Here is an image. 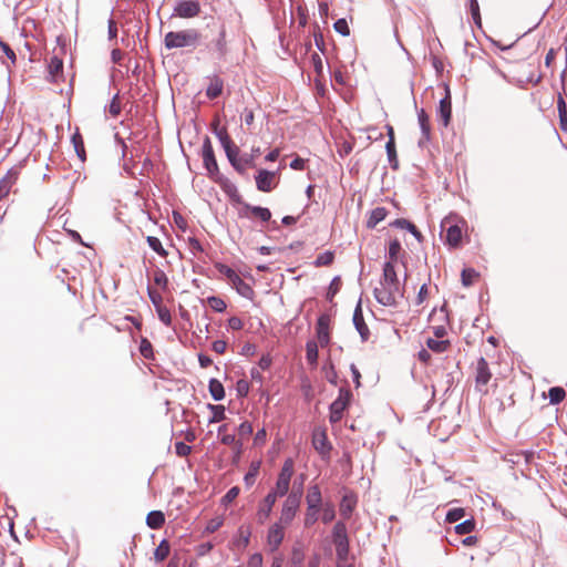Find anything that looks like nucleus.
Masks as SVG:
<instances>
[{"label": "nucleus", "instance_id": "1", "mask_svg": "<svg viewBox=\"0 0 567 567\" xmlns=\"http://www.w3.org/2000/svg\"><path fill=\"white\" fill-rule=\"evenodd\" d=\"M375 300L385 307H395L403 298V287L398 279L394 265L386 261L379 285L374 288Z\"/></svg>", "mask_w": 567, "mask_h": 567}, {"label": "nucleus", "instance_id": "2", "mask_svg": "<svg viewBox=\"0 0 567 567\" xmlns=\"http://www.w3.org/2000/svg\"><path fill=\"white\" fill-rule=\"evenodd\" d=\"M199 39L200 33L196 29H186L176 32L171 31L165 34L164 44L168 50L196 47Z\"/></svg>", "mask_w": 567, "mask_h": 567}, {"label": "nucleus", "instance_id": "3", "mask_svg": "<svg viewBox=\"0 0 567 567\" xmlns=\"http://www.w3.org/2000/svg\"><path fill=\"white\" fill-rule=\"evenodd\" d=\"M300 502L301 491L291 492L282 503L278 522L289 526L299 511Z\"/></svg>", "mask_w": 567, "mask_h": 567}, {"label": "nucleus", "instance_id": "4", "mask_svg": "<svg viewBox=\"0 0 567 567\" xmlns=\"http://www.w3.org/2000/svg\"><path fill=\"white\" fill-rule=\"evenodd\" d=\"M352 393L347 388H340L338 398L330 404L329 421L334 424L341 421L344 410L348 408Z\"/></svg>", "mask_w": 567, "mask_h": 567}, {"label": "nucleus", "instance_id": "5", "mask_svg": "<svg viewBox=\"0 0 567 567\" xmlns=\"http://www.w3.org/2000/svg\"><path fill=\"white\" fill-rule=\"evenodd\" d=\"M220 272L224 274L229 280L233 288L244 298L251 300L255 296L254 289L247 282H245L240 276L231 268L227 266L220 267Z\"/></svg>", "mask_w": 567, "mask_h": 567}, {"label": "nucleus", "instance_id": "6", "mask_svg": "<svg viewBox=\"0 0 567 567\" xmlns=\"http://www.w3.org/2000/svg\"><path fill=\"white\" fill-rule=\"evenodd\" d=\"M332 538L336 545V553L339 559H346L349 553V539L347 527L343 522H337L333 526Z\"/></svg>", "mask_w": 567, "mask_h": 567}, {"label": "nucleus", "instance_id": "7", "mask_svg": "<svg viewBox=\"0 0 567 567\" xmlns=\"http://www.w3.org/2000/svg\"><path fill=\"white\" fill-rule=\"evenodd\" d=\"M224 150L229 163L237 172L243 173L247 167L254 166V156L241 155L239 157V148L234 144L224 147Z\"/></svg>", "mask_w": 567, "mask_h": 567}, {"label": "nucleus", "instance_id": "8", "mask_svg": "<svg viewBox=\"0 0 567 567\" xmlns=\"http://www.w3.org/2000/svg\"><path fill=\"white\" fill-rule=\"evenodd\" d=\"M312 446L322 460L327 461L330 458L332 445L328 440L327 431L324 429L317 427L313 430Z\"/></svg>", "mask_w": 567, "mask_h": 567}, {"label": "nucleus", "instance_id": "9", "mask_svg": "<svg viewBox=\"0 0 567 567\" xmlns=\"http://www.w3.org/2000/svg\"><path fill=\"white\" fill-rule=\"evenodd\" d=\"M293 467H295V464L291 458H287L284 462L282 467L279 472L276 485L274 487L278 494L286 495L289 492L290 481L293 475Z\"/></svg>", "mask_w": 567, "mask_h": 567}, {"label": "nucleus", "instance_id": "10", "mask_svg": "<svg viewBox=\"0 0 567 567\" xmlns=\"http://www.w3.org/2000/svg\"><path fill=\"white\" fill-rule=\"evenodd\" d=\"M456 216H447L441 221L442 231H446V243L457 247L462 240V229L454 223Z\"/></svg>", "mask_w": 567, "mask_h": 567}, {"label": "nucleus", "instance_id": "11", "mask_svg": "<svg viewBox=\"0 0 567 567\" xmlns=\"http://www.w3.org/2000/svg\"><path fill=\"white\" fill-rule=\"evenodd\" d=\"M288 525L280 523L278 520L269 526L266 542L270 551H276L280 547L285 538V528Z\"/></svg>", "mask_w": 567, "mask_h": 567}, {"label": "nucleus", "instance_id": "12", "mask_svg": "<svg viewBox=\"0 0 567 567\" xmlns=\"http://www.w3.org/2000/svg\"><path fill=\"white\" fill-rule=\"evenodd\" d=\"M202 156L204 166L207 169L209 177L215 178L218 175V165L215 158L212 142L208 137L205 138L202 146Z\"/></svg>", "mask_w": 567, "mask_h": 567}, {"label": "nucleus", "instance_id": "13", "mask_svg": "<svg viewBox=\"0 0 567 567\" xmlns=\"http://www.w3.org/2000/svg\"><path fill=\"white\" fill-rule=\"evenodd\" d=\"M200 12V4L198 0H183L179 1L174 8V16L189 19L197 17Z\"/></svg>", "mask_w": 567, "mask_h": 567}, {"label": "nucleus", "instance_id": "14", "mask_svg": "<svg viewBox=\"0 0 567 567\" xmlns=\"http://www.w3.org/2000/svg\"><path fill=\"white\" fill-rule=\"evenodd\" d=\"M492 378V373L488 368V363L484 358H480L477 360L476 364V375H475V382H476V389L483 393H486V390L483 389L487 385Z\"/></svg>", "mask_w": 567, "mask_h": 567}, {"label": "nucleus", "instance_id": "15", "mask_svg": "<svg viewBox=\"0 0 567 567\" xmlns=\"http://www.w3.org/2000/svg\"><path fill=\"white\" fill-rule=\"evenodd\" d=\"M329 326L330 317L327 315H321L317 321L316 332L318 339L317 343L322 348L328 347L330 343Z\"/></svg>", "mask_w": 567, "mask_h": 567}, {"label": "nucleus", "instance_id": "16", "mask_svg": "<svg viewBox=\"0 0 567 567\" xmlns=\"http://www.w3.org/2000/svg\"><path fill=\"white\" fill-rule=\"evenodd\" d=\"M417 122L421 130V138L419 140V146L424 147L431 141V124L430 116L424 109L416 111Z\"/></svg>", "mask_w": 567, "mask_h": 567}, {"label": "nucleus", "instance_id": "17", "mask_svg": "<svg viewBox=\"0 0 567 567\" xmlns=\"http://www.w3.org/2000/svg\"><path fill=\"white\" fill-rule=\"evenodd\" d=\"M437 120L443 124V126H447L452 116V102L450 92L446 91V95L440 101L437 109Z\"/></svg>", "mask_w": 567, "mask_h": 567}, {"label": "nucleus", "instance_id": "18", "mask_svg": "<svg viewBox=\"0 0 567 567\" xmlns=\"http://www.w3.org/2000/svg\"><path fill=\"white\" fill-rule=\"evenodd\" d=\"M63 76V61L54 55L50 59L47 70V80L56 83Z\"/></svg>", "mask_w": 567, "mask_h": 567}, {"label": "nucleus", "instance_id": "19", "mask_svg": "<svg viewBox=\"0 0 567 567\" xmlns=\"http://www.w3.org/2000/svg\"><path fill=\"white\" fill-rule=\"evenodd\" d=\"M18 175L19 172L16 168H11L0 179V202L9 195L12 186L18 181Z\"/></svg>", "mask_w": 567, "mask_h": 567}, {"label": "nucleus", "instance_id": "20", "mask_svg": "<svg viewBox=\"0 0 567 567\" xmlns=\"http://www.w3.org/2000/svg\"><path fill=\"white\" fill-rule=\"evenodd\" d=\"M306 503L309 509H320L322 505V495L319 485H310L306 495Z\"/></svg>", "mask_w": 567, "mask_h": 567}, {"label": "nucleus", "instance_id": "21", "mask_svg": "<svg viewBox=\"0 0 567 567\" xmlns=\"http://www.w3.org/2000/svg\"><path fill=\"white\" fill-rule=\"evenodd\" d=\"M274 177L275 174L269 171H259L256 176L257 188L261 192H270L272 189Z\"/></svg>", "mask_w": 567, "mask_h": 567}, {"label": "nucleus", "instance_id": "22", "mask_svg": "<svg viewBox=\"0 0 567 567\" xmlns=\"http://www.w3.org/2000/svg\"><path fill=\"white\" fill-rule=\"evenodd\" d=\"M353 323H354V327L355 329L358 330V332L360 333L361 336V339L363 341L368 340L369 336H370V331H369V328L368 326L365 324L364 322V319H363V315H362V310H361V307L360 305L355 308L354 310V313H353Z\"/></svg>", "mask_w": 567, "mask_h": 567}, {"label": "nucleus", "instance_id": "23", "mask_svg": "<svg viewBox=\"0 0 567 567\" xmlns=\"http://www.w3.org/2000/svg\"><path fill=\"white\" fill-rule=\"evenodd\" d=\"M355 505L357 497L353 494H346L340 503V515L346 519L350 518Z\"/></svg>", "mask_w": 567, "mask_h": 567}, {"label": "nucleus", "instance_id": "24", "mask_svg": "<svg viewBox=\"0 0 567 567\" xmlns=\"http://www.w3.org/2000/svg\"><path fill=\"white\" fill-rule=\"evenodd\" d=\"M318 347L319 344L315 340H309L306 343V359L308 364L313 368L318 364Z\"/></svg>", "mask_w": 567, "mask_h": 567}, {"label": "nucleus", "instance_id": "25", "mask_svg": "<svg viewBox=\"0 0 567 567\" xmlns=\"http://www.w3.org/2000/svg\"><path fill=\"white\" fill-rule=\"evenodd\" d=\"M165 523V515L161 511H152L146 516V525L152 529H159Z\"/></svg>", "mask_w": 567, "mask_h": 567}, {"label": "nucleus", "instance_id": "26", "mask_svg": "<svg viewBox=\"0 0 567 567\" xmlns=\"http://www.w3.org/2000/svg\"><path fill=\"white\" fill-rule=\"evenodd\" d=\"M388 210L384 207H377L371 210L370 216L367 220L368 228H374L379 223L385 219Z\"/></svg>", "mask_w": 567, "mask_h": 567}, {"label": "nucleus", "instance_id": "27", "mask_svg": "<svg viewBox=\"0 0 567 567\" xmlns=\"http://www.w3.org/2000/svg\"><path fill=\"white\" fill-rule=\"evenodd\" d=\"M224 83L223 81L215 76L210 80L209 85L206 89V95L209 99H216L223 92Z\"/></svg>", "mask_w": 567, "mask_h": 567}, {"label": "nucleus", "instance_id": "28", "mask_svg": "<svg viewBox=\"0 0 567 567\" xmlns=\"http://www.w3.org/2000/svg\"><path fill=\"white\" fill-rule=\"evenodd\" d=\"M209 393L215 401H221L225 398V389L220 381L210 379L208 384Z\"/></svg>", "mask_w": 567, "mask_h": 567}, {"label": "nucleus", "instance_id": "29", "mask_svg": "<svg viewBox=\"0 0 567 567\" xmlns=\"http://www.w3.org/2000/svg\"><path fill=\"white\" fill-rule=\"evenodd\" d=\"M245 209L249 210L254 217H257L262 221H268L271 218V213L268 208L246 204Z\"/></svg>", "mask_w": 567, "mask_h": 567}, {"label": "nucleus", "instance_id": "30", "mask_svg": "<svg viewBox=\"0 0 567 567\" xmlns=\"http://www.w3.org/2000/svg\"><path fill=\"white\" fill-rule=\"evenodd\" d=\"M207 408L212 411V416L208 420L209 424L220 422L226 419L225 406L219 404H207Z\"/></svg>", "mask_w": 567, "mask_h": 567}, {"label": "nucleus", "instance_id": "31", "mask_svg": "<svg viewBox=\"0 0 567 567\" xmlns=\"http://www.w3.org/2000/svg\"><path fill=\"white\" fill-rule=\"evenodd\" d=\"M71 142L73 144V147H74V151H75L78 157L81 161H84L85 159V150H84V142H83L82 135L79 132H75L71 137Z\"/></svg>", "mask_w": 567, "mask_h": 567}, {"label": "nucleus", "instance_id": "32", "mask_svg": "<svg viewBox=\"0 0 567 567\" xmlns=\"http://www.w3.org/2000/svg\"><path fill=\"white\" fill-rule=\"evenodd\" d=\"M385 150H386L388 161H389L391 168L398 169L399 161H398V155H396V150H395V142L388 141L385 144Z\"/></svg>", "mask_w": 567, "mask_h": 567}, {"label": "nucleus", "instance_id": "33", "mask_svg": "<svg viewBox=\"0 0 567 567\" xmlns=\"http://www.w3.org/2000/svg\"><path fill=\"white\" fill-rule=\"evenodd\" d=\"M426 346L430 350L434 352L443 353L450 348V341L430 338L426 341Z\"/></svg>", "mask_w": 567, "mask_h": 567}, {"label": "nucleus", "instance_id": "34", "mask_svg": "<svg viewBox=\"0 0 567 567\" xmlns=\"http://www.w3.org/2000/svg\"><path fill=\"white\" fill-rule=\"evenodd\" d=\"M272 513V508H270L267 505H264V503H259L256 512V522L260 525H264L268 518L270 517Z\"/></svg>", "mask_w": 567, "mask_h": 567}, {"label": "nucleus", "instance_id": "35", "mask_svg": "<svg viewBox=\"0 0 567 567\" xmlns=\"http://www.w3.org/2000/svg\"><path fill=\"white\" fill-rule=\"evenodd\" d=\"M476 523L473 518L465 519L464 522L457 524L454 527V530L457 535H466L471 534L475 529Z\"/></svg>", "mask_w": 567, "mask_h": 567}, {"label": "nucleus", "instance_id": "36", "mask_svg": "<svg viewBox=\"0 0 567 567\" xmlns=\"http://www.w3.org/2000/svg\"><path fill=\"white\" fill-rule=\"evenodd\" d=\"M171 546L166 539H163L154 551V558L163 561L169 555Z\"/></svg>", "mask_w": 567, "mask_h": 567}, {"label": "nucleus", "instance_id": "37", "mask_svg": "<svg viewBox=\"0 0 567 567\" xmlns=\"http://www.w3.org/2000/svg\"><path fill=\"white\" fill-rule=\"evenodd\" d=\"M565 396H566V392L560 386L550 388L548 391V398H549V402L551 404L560 403L565 399Z\"/></svg>", "mask_w": 567, "mask_h": 567}, {"label": "nucleus", "instance_id": "38", "mask_svg": "<svg viewBox=\"0 0 567 567\" xmlns=\"http://www.w3.org/2000/svg\"><path fill=\"white\" fill-rule=\"evenodd\" d=\"M336 517V511L332 503H326L322 505L321 520L324 524H329Z\"/></svg>", "mask_w": 567, "mask_h": 567}, {"label": "nucleus", "instance_id": "39", "mask_svg": "<svg viewBox=\"0 0 567 567\" xmlns=\"http://www.w3.org/2000/svg\"><path fill=\"white\" fill-rule=\"evenodd\" d=\"M260 467L259 462H252L250 464L248 473L244 477V482L247 486H251L255 483L256 476L258 475Z\"/></svg>", "mask_w": 567, "mask_h": 567}, {"label": "nucleus", "instance_id": "40", "mask_svg": "<svg viewBox=\"0 0 567 567\" xmlns=\"http://www.w3.org/2000/svg\"><path fill=\"white\" fill-rule=\"evenodd\" d=\"M146 241L148 244V246L155 251L157 252L161 257H166L167 256V251L164 249L161 240L157 238V237H154V236H148L146 238Z\"/></svg>", "mask_w": 567, "mask_h": 567}, {"label": "nucleus", "instance_id": "41", "mask_svg": "<svg viewBox=\"0 0 567 567\" xmlns=\"http://www.w3.org/2000/svg\"><path fill=\"white\" fill-rule=\"evenodd\" d=\"M207 303L216 312H224L227 307L226 302L221 298L215 296L208 297Z\"/></svg>", "mask_w": 567, "mask_h": 567}, {"label": "nucleus", "instance_id": "42", "mask_svg": "<svg viewBox=\"0 0 567 567\" xmlns=\"http://www.w3.org/2000/svg\"><path fill=\"white\" fill-rule=\"evenodd\" d=\"M395 224L401 228H405L406 231H410L415 238H417V240H421V238H422L421 233L416 229L415 225H413L409 220L398 219L395 221Z\"/></svg>", "mask_w": 567, "mask_h": 567}, {"label": "nucleus", "instance_id": "43", "mask_svg": "<svg viewBox=\"0 0 567 567\" xmlns=\"http://www.w3.org/2000/svg\"><path fill=\"white\" fill-rule=\"evenodd\" d=\"M220 442L225 445H234L238 454L241 452L243 444L233 434H223Z\"/></svg>", "mask_w": 567, "mask_h": 567}, {"label": "nucleus", "instance_id": "44", "mask_svg": "<svg viewBox=\"0 0 567 567\" xmlns=\"http://www.w3.org/2000/svg\"><path fill=\"white\" fill-rule=\"evenodd\" d=\"M477 276H478V274L474 269H471V268L463 269L462 284L466 287L471 286Z\"/></svg>", "mask_w": 567, "mask_h": 567}, {"label": "nucleus", "instance_id": "45", "mask_svg": "<svg viewBox=\"0 0 567 567\" xmlns=\"http://www.w3.org/2000/svg\"><path fill=\"white\" fill-rule=\"evenodd\" d=\"M558 111H559L560 128H561V131L567 132V112H566V106H565V102L563 101V99H559Z\"/></svg>", "mask_w": 567, "mask_h": 567}, {"label": "nucleus", "instance_id": "46", "mask_svg": "<svg viewBox=\"0 0 567 567\" xmlns=\"http://www.w3.org/2000/svg\"><path fill=\"white\" fill-rule=\"evenodd\" d=\"M465 516L464 508H452L446 514V522L455 523Z\"/></svg>", "mask_w": 567, "mask_h": 567}, {"label": "nucleus", "instance_id": "47", "mask_svg": "<svg viewBox=\"0 0 567 567\" xmlns=\"http://www.w3.org/2000/svg\"><path fill=\"white\" fill-rule=\"evenodd\" d=\"M140 352L145 359H151L153 357L152 343L146 338L141 340Z\"/></svg>", "mask_w": 567, "mask_h": 567}, {"label": "nucleus", "instance_id": "48", "mask_svg": "<svg viewBox=\"0 0 567 567\" xmlns=\"http://www.w3.org/2000/svg\"><path fill=\"white\" fill-rule=\"evenodd\" d=\"M154 282L161 288L166 289L168 285V278L163 270L156 269L154 271Z\"/></svg>", "mask_w": 567, "mask_h": 567}, {"label": "nucleus", "instance_id": "49", "mask_svg": "<svg viewBox=\"0 0 567 567\" xmlns=\"http://www.w3.org/2000/svg\"><path fill=\"white\" fill-rule=\"evenodd\" d=\"M216 49L219 53V55H225L226 54V51H227V48H226V31L225 29L223 28L219 32V37L216 41Z\"/></svg>", "mask_w": 567, "mask_h": 567}, {"label": "nucleus", "instance_id": "50", "mask_svg": "<svg viewBox=\"0 0 567 567\" xmlns=\"http://www.w3.org/2000/svg\"><path fill=\"white\" fill-rule=\"evenodd\" d=\"M334 30L343 37L350 34V29L346 19H339L333 24Z\"/></svg>", "mask_w": 567, "mask_h": 567}, {"label": "nucleus", "instance_id": "51", "mask_svg": "<svg viewBox=\"0 0 567 567\" xmlns=\"http://www.w3.org/2000/svg\"><path fill=\"white\" fill-rule=\"evenodd\" d=\"M400 250H401V244L398 240H392L389 245V250H388L389 258H390L389 261H391L393 264V261L396 260Z\"/></svg>", "mask_w": 567, "mask_h": 567}, {"label": "nucleus", "instance_id": "52", "mask_svg": "<svg viewBox=\"0 0 567 567\" xmlns=\"http://www.w3.org/2000/svg\"><path fill=\"white\" fill-rule=\"evenodd\" d=\"M470 10L475 24L481 27V14L477 0H470Z\"/></svg>", "mask_w": 567, "mask_h": 567}, {"label": "nucleus", "instance_id": "53", "mask_svg": "<svg viewBox=\"0 0 567 567\" xmlns=\"http://www.w3.org/2000/svg\"><path fill=\"white\" fill-rule=\"evenodd\" d=\"M284 495H280L277 493V491L275 488H272L266 496L265 498L261 501V503H264V505H267L269 506L270 508H274L275 504H276V501L278 497H282Z\"/></svg>", "mask_w": 567, "mask_h": 567}, {"label": "nucleus", "instance_id": "54", "mask_svg": "<svg viewBox=\"0 0 567 567\" xmlns=\"http://www.w3.org/2000/svg\"><path fill=\"white\" fill-rule=\"evenodd\" d=\"M320 509H309L307 507V513L305 515V526L310 527L318 520V513Z\"/></svg>", "mask_w": 567, "mask_h": 567}, {"label": "nucleus", "instance_id": "55", "mask_svg": "<svg viewBox=\"0 0 567 567\" xmlns=\"http://www.w3.org/2000/svg\"><path fill=\"white\" fill-rule=\"evenodd\" d=\"M239 495V487L234 486L223 496L221 503L224 505L230 504Z\"/></svg>", "mask_w": 567, "mask_h": 567}, {"label": "nucleus", "instance_id": "56", "mask_svg": "<svg viewBox=\"0 0 567 567\" xmlns=\"http://www.w3.org/2000/svg\"><path fill=\"white\" fill-rule=\"evenodd\" d=\"M157 313H158V318L159 320L165 324V326H171L172 323V316H171V312L168 309L166 308H163V307H157Z\"/></svg>", "mask_w": 567, "mask_h": 567}, {"label": "nucleus", "instance_id": "57", "mask_svg": "<svg viewBox=\"0 0 567 567\" xmlns=\"http://www.w3.org/2000/svg\"><path fill=\"white\" fill-rule=\"evenodd\" d=\"M333 255L330 251H326L323 254H320L316 259L317 266H328L332 262Z\"/></svg>", "mask_w": 567, "mask_h": 567}, {"label": "nucleus", "instance_id": "58", "mask_svg": "<svg viewBox=\"0 0 567 567\" xmlns=\"http://www.w3.org/2000/svg\"><path fill=\"white\" fill-rule=\"evenodd\" d=\"M175 452L178 456H187L192 452V447L184 442H177L175 444Z\"/></svg>", "mask_w": 567, "mask_h": 567}, {"label": "nucleus", "instance_id": "59", "mask_svg": "<svg viewBox=\"0 0 567 567\" xmlns=\"http://www.w3.org/2000/svg\"><path fill=\"white\" fill-rule=\"evenodd\" d=\"M240 436L246 437L252 433V425L249 422H243L238 427Z\"/></svg>", "mask_w": 567, "mask_h": 567}, {"label": "nucleus", "instance_id": "60", "mask_svg": "<svg viewBox=\"0 0 567 567\" xmlns=\"http://www.w3.org/2000/svg\"><path fill=\"white\" fill-rule=\"evenodd\" d=\"M109 112L112 116H117L121 112L120 102L117 95H115L110 104Z\"/></svg>", "mask_w": 567, "mask_h": 567}, {"label": "nucleus", "instance_id": "61", "mask_svg": "<svg viewBox=\"0 0 567 567\" xmlns=\"http://www.w3.org/2000/svg\"><path fill=\"white\" fill-rule=\"evenodd\" d=\"M228 327L231 330H240L244 327V322L238 317H231V318L228 319Z\"/></svg>", "mask_w": 567, "mask_h": 567}, {"label": "nucleus", "instance_id": "62", "mask_svg": "<svg viewBox=\"0 0 567 567\" xmlns=\"http://www.w3.org/2000/svg\"><path fill=\"white\" fill-rule=\"evenodd\" d=\"M227 343L224 340H216L212 344V349L218 353L223 354L226 351Z\"/></svg>", "mask_w": 567, "mask_h": 567}, {"label": "nucleus", "instance_id": "63", "mask_svg": "<svg viewBox=\"0 0 567 567\" xmlns=\"http://www.w3.org/2000/svg\"><path fill=\"white\" fill-rule=\"evenodd\" d=\"M239 535H240V544L243 547H246L248 546L249 544V539H250V530L249 529H244L243 527L239 528Z\"/></svg>", "mask_w": 567, "mask_h": 567}, {"label": "nucleus", "instance_id": "64", "mask_svg": "<svg viewBox=\"0 0 567 567\" xmlns=\"http://www.w3.org/2000/svg\"><path fill=\"white\" fill-rule=\"evenodd\" d=\"M216 134H217L223 147H226V146L233 144V142L230 141V138L225 130H220Z\"/></svg>", "mask_w": 567, "mask_h": 567}]
</instances>
